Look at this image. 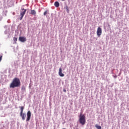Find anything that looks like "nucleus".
<instances>
[{
	"label": "nucleus",
	"instance_id": "obj_1",
	"mask_svg": "<svg viewBox=\"0 0 129 129\" xmlns=\"http://www.w3.org/2000/svg\"><path fill=\"white\" fill-rule=\"evenodd\" d=\"M21 86V81L18 78H15L10 85V88H15V87H20Z\"/></svg>",
	"mask_w": 129,
	"mask_h": 129
},
{
	"label": "nucleus",
	"instance_id": "obj_2",
	"mask_svg": "<svg viewBox=\"0 0 129 129\" xmlns=\"http://www.w3.org/2000/svg\"><path fill=\"white\" fill-rule=\"evenodd\" d=\"M85 118H86L85 115L82 114L81 113L79 116V121L80 123L82 124V125H84V124L86 123V119Z\"/></svg>",
	"mask_w": 129,
	"mask_h": 129
},
{
	"label": "nucleus",
	"instance_id": "obj_3",
	"mask_svg": "<svg viewBox=\"0 0 129 129\" xmlns=\"http://www.w3.org/2000/svg\"><path fill=\"white\" fill-rule=\"evenodd\" d=\"M20 108V116L22 117V120H25V119H26V114L25 113H23L24 111V106H21L19 107Z\"/></svg>",
	"mask_w": 129,
	"mask_h": 129
},
{
	"label": "nucleus",
	"instance_id": "obj_4",
	"mask_svg": "<svg viewBox=\"0 0 129 129\" xmlns=\"http://www.w3.org/2000/svg\"><path fill=\"white\" fill-rule=\"evenodd\" d=\"M26 12H27V10L23 9L20 13V20H22L25 14H26Z\"/></svg>",
	"mask_w": 129,
	"mask_h": 129
},
{
	"label": "nucleus",
	"instance_id": "obj_5",
	"mask_svg": "<svg viewBox=\"0 0 129 129\" xmlns=\"http://www.w3.org/2000/svg\"><path fill=\"white\" fill-rule=\"evenodd\" d=\"M32 113H31V111H28L27 113V118L26 121H29L30 119H31V115Z\"/></svg>",
	"mask_w": 129,
	"mask_h": 129
},
{
	"label": "nucleus",
	"instance_id": "obj_6",
	"mask_svg": "<svg viewBox=\"0 0 129 129\" xmlns=\"http://www.w3.org/2000/svg\"><path fill=\"white\" fill-rule=\"evenodd\" d=\"M101 34H102V30L101 29V28L98 27L97 30V35L99 37L101 36Z\"/></svg>",
	"mask_w": 129,
	"mask_h": 129
},
{
	"label": "nucleus",
	"instance_id": "obj_7",
	"mask_svg": "<svg viewBox=\"0 0 129 129\" xmlns=\"http://www.w3.org/2000/svg\"><path fill=\"white\" fill-rule=\"evenodd\" d=\"M19 41H20V42H22V43H24L26 42V41H27V38L25 37L20 36L19 38Z\"/></svg>",
	"mask_w": 129,
	"mask_h": 129
},
{
	"label": "nucleus",
	"instance_id": "obj_8",
	"mask_svg": "<svg viewBox=\"0 0 129 129\" xmlns=\"http://www.w3.org/2000/svg\"><path fill=\"white\" fill-rule=\"evenodd\" d=\"M58 75H59V76H60V77H64V75L63 73H62L61 68H59V69Z\"/></svg>",
	"mask_w": 129,
	"mask_h": 129
},
{
	"label": "nucleus",
	"instance_id": "obj_9",
	"mask_svg": "<svg viewBox=\"0 0 129 129\" xmlns=\"http://www.w3.org/2000/svg\"><path fill=\"white\" fill-rule=\"evenodd\" d=\"M54 6H55V8H59V6H60V4H59V2H55L54 3Z\"/></svg>",
	"mask_w": 129,
	"mask_h": 129
},
{
	"label": "nucleus",
	"instance_id": "obj_10",
	"mask_svg": "<svg viewBox=\"0 0 129 129\" xmlns=\"http://www.w3.org/2000/svg\"><path fill=\"white\" fill-rule=\"evenodd\" d=\"M31 15H33V16H36V11L31 10Z\"/></svg>",
	"mask_w": 129,
	"mask_h": 129
},
{
	"label": "nucleus",
	"instance_id": "obj_11",
	"mask_svg": "<svg viewBox=\"0 0 129 129\" xmlns=\"http://www.w3.org/2000/svg\"><path fill=\"white\" fill-rule=\"evenodd\" d=\"M95 127L97 129H101V126H99L98 124L95 125Z\"/></svg>",
	"mask_w": 129,
	"mask_h": 129
},
{
	"label": "nucleus",
	"instance_id": "obj_12",
	"mask_svg": "<svg viewBox=\"0 0 129 129\" xmlns=\"http://www.w3.org/2000/svg\"><path fill=\"white\" fill-rule=\"evenodd\" d=\"M49 11L48 10H46L45 12H44V16H46V15H47V14H48Z\"/></svg>",
	"mask_w": 129,
	"mask_h": 129
},
{
	"label": "nucleus",
	"instance_id": "obj_13",
	"mask_svg": "<svg viewBox=\"0 0 129 129\" xmlns=\"http://www.w3.org/2000/svg\"><path fill=\"white\" fill-rule=\"evenodd\" d=\"M14 41L15 42H17V41H18V38H17V37H14Z\"/></svg>",
	"mask_w": 129,
	"mask_h": 129
},
{
	"label": "nucleus",
	"instance_id": "obj_14",
	"mask_svg": "<svg viewBox=\"0 0 129 129\" xmlns=\"http://www.w3.org/2000/svg\"><path fill=\"white\" fill-rule=\"evenodd\" d=\"M22 90H23V91H26V88L25 87H22Z\"/></svg>",
	"mask_w": 129,
	"mask_h": 129
},
{
	"label": "nucleus",
	"instance_id": "obj_15",
	"mask_svg": "<svg viewBox=\"0 0 129 129\" xmlns=\"http://www.w3.org/2000/svg\"><path fill=\"white\" fill-rule=\"evenodd\" d=\"M2 60H3V56H0V62L2 61Z\"/></svg>",
	"mask_w": 129,
	"mask_h": 129
},
{
	"label": "nucleus",
	"instance_id": "obj_16",
	"mask_svg": "<svg viewBox=\"0 0 129 129\" xmlns=\"http://www.w3.org/2000/svg\"><path fill=\"white\" fill-rule=\"evenodd\" d=\"M63 91H64V92H66V90L63 89Z\"/></svg>",
	"mask_w": 129,
	"mask_h": 129
},
{
	"label": "nucleus",
	"instance_id": "obj_17",
	"mask_svg": "<svg viewBox=\"0 0 129 129\" xmlns=\"http://www.w3.org/2000/svg\"><path fill=\"white\" fill-rule=\"evenodd\" d=\"M61 1H62V2H64V1H65V0H61Z\"/></svg>",
	"mask_w": 129,
	"mask_h": 129
}]
</instances>
